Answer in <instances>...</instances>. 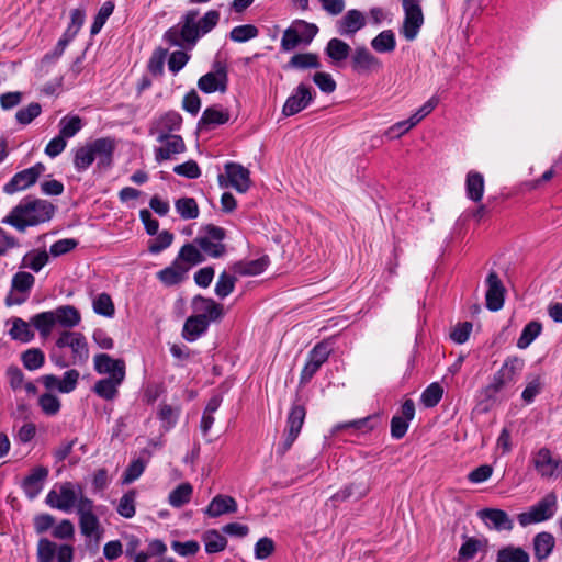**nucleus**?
Returning <instances> with one entry per match:
<instances>
[{
    "label": "nucleus",
    "instance_id": "24",
    "mask_svg": "<svg viewBox=\"0 0 562 562\" xmlns=\"http://www.w3.org/2000/svg\"><path fill=\"white\" fill-rule=\"evenodd\" d=\"M182 124V116L177 111H169L157 117L150 127L151 135H169L173 131H179Z\"/></svg>",
    "mask_w": 562,
    "mask_h": 562
},
{
    "label": "nucleus",
    "instance_id": "57",
    "mask_svg": "<svg viewBox=\"0 0 562 562\" xmlns=\"http://www.w3.org/2000/svg\"><path fill=\"white\" fill-rule=\"evenodd\" d=\"M292 23L299 33L301 42L304 44H310L318 33V27L314 23L304 20H295Z\"/></svg>",
    "mask_w": 562,
    "mask_h": 562
},
{
    "label": "nucleus",
    "instance_id": "25",
    "mask_svg": "<svg viewBox=\"0 0 562 562\" xmlns=\"http://www.w3.org/2000/svg\"><path fill=\"white\" fill-rule=\"evenodd\" d=\"M175 259L189 272L193 267L202 263L205 257L193 240L184 244Z\"/></svg>",
    "mask_w": 562,
    "mask_h": 562
},
{
    "label": "nucleus",
    "instance_id": "26",
    "mask_svg": "<svg viewBox=\"0 0 562 562\" xmlns=\"http://www.w3.org/2000/svg\"><path fill=\"white\" fill-rule=\"evenodd\" d=\"M237 502L228 495L218 494L210 502L204 513L209 517H220L225 514L237 512Z\"/></svg>",
    "mask_w": 562,
    "mask_h": 562
},
{
    "label": "nucleus",
    "instance_id": "14",
    "mask_svg": "<svg viewBox=\"0 0 562 562\" xmlns=\"http://www.w3.org/2000/svg\"><path fill=\"white\" fill-rule=\"evenodd\" d=\"M315 91L311 86L300 83L288 97L282 113L285 116H292L306 109L314 100Z\"/></svg>",
    "mask_w": 562,
    "mask_h": 562
},
{
    "label": "nucleus",
    "instance_id": "10",
    "mask_svg": "<svg viewBox=\"0 0 562 562\" xmlns=\"http://www.w3.org/2000/svg\"><path fill=\"white\" fill-rule=\"evenodd\" d=\"M306 411L303 405L294 404L292 405L288 419H286V428L284 431V438L282 442L277 448V452L279 454H284L293 445V442L299 437L302 426L304 424Z\"/></svg>",
    "mask_w": 562,
    "mask_h": 562
},
{
    "label": "nucleus",
    "instance_id": "33",
    "mask_svg": "<svg viewBox=\"0 0 562 562\" xmlns=\"http://www.w3.org/2000/svg\"><path fill=\"white\" fill-rule=\"evenodd\" d=\"M269 265L267 256H262L258 259L239 261L233 266V271L239 276H257L262 273Z\"/></svg>",
    "mask_w": 562,
    "mask_h": 562
},
{
    "label": "nucleus",
    "instance_id": "45",
    "mask_svg": "<svg viewBox=\"0 0 562 562\" xmlns=\"http://www.w3.org/2000/svg\"><path fill=\"white\" fill-rule=\"evenodd\" d=\"M542 325L537 322L532 321L529 322L522 329L518 340H517V347L519 349H526L528 348L531 342L541 334Z\"/></svg>",
    "mask_w": 562,
    "mask_h": 562
},
{
    "label": "nucleus",
    "instance_id": "39",
    "mask_svg": "<svg viewBox=\"0 0 562 562\" xmlns=\"http://www.w3.org/2000/svg\"><path fill=\"white\" fill-rule=\"evenodd\" d=\"M496 562H530V557L520 547L506 546L497 552Z\"/></svg>",
    "mask_w": 562,
    "mask_h": 562
},
{
    "label": "nucleus",
    "instance_id": "2",
    "mask_svg": "<svg viewBox=\"0 0 562 562\" xmlns=\"http://www.w3.org/2000/svg\"><path fill=\"white\" fill-rule=\"evenodd\" d=\"M220 21V12L207 11L199 16L198 10L186 12L179 23L165 33V41L171 46L193 48L196 42L211 32Z\"/></svg>",
    "mask_w": 562,
    "mask_h": 562
},
{
    "label": "nucleus",
    "instance_id": "50",
    "mask_svg": "<svg viewBox=\"0 0 562 562\" xmlns=\"http://www.w3.org/2000/svg\"><path fill=\"white\" fill-rule=\"evenodd\" d=\"M524 369V360L519 357H508L504 363L502 364L501 369L498 370L502 375L509 382H514L516 376L522 371Z\"/></svg>",
    "mask_w": 562,
    "mask_h": 562
},
{
    "label": "nucleus",
    "instance_id": "43",
    "mask_svg": "<svg viewBox=\"0 0 562 562\" xmlns=\"http://www.w3.org/2000/svg\"><path fill=\"white\" fill-rule=\"evenodd\" d=\"M94 162V157L88 143L77 147L74 151V167L78 172L86 171Z\"/></svg>",
    "mask_w": 562,
    "mask_h": 562
},
{
    "label": "nucleus",
    "instance_id": "59",
    "mask_svg": "<svg viewBox=\"0 0 562 562\" xmlns=\"http://www.w3.org/2000/svg\"><path fill=\"white\" fill-rule=\"evenodd\" d=\"M235 282L236 278L234 276L222 272L215 284V294L221 299L228 296L235 288Z\"/></svg>",
    "mask_w": 562,
    "mask_h": 562
},
{
    "label": "nucleus",
    "instance_id": "32",
    "mask_svg": "<svg viewBox=\"0 0 562 562\" xmlns=\"http://www.w3.org/2000/svg\"><path fill=\"white\" fill-rule=\"evenodd\" d=\"M532 544L536 559L542 561L552 553L555 539L550 532L542 531L533 537Z\"/></svg>",
    "mask_w": 562,
    "mask_h": 562
},
{
    "label": "nucleus",
    "instance_id": "55",
    "mask_svg": "<svg viewBox=\"0 0 562 562\" xmlns=\"http://www.w3.org/2000/svg\"><path fill=\"white\" fill-rule=\"evenodd\" d=\"M86 20V10L85 8H76L70 11V23L64 33L67 34V37L75 38L82 27Z\"/></svg>",
    "mask_w": 562,
    "mask_h": 562
},
{
    "label": "nucleus",
    "instance_id": "6",
    "mask_svg": "<svg viewBox=\"0 0 562 562\" xmlns=\"http://www.w3.org/2000/svg\"><path fill=\"white\" fill-rule=\"evenodd\" d=\"M225 231L215 225H206L194 238L203 255L212 258H220L225 254Z\"/></svg>",
    "mask_w": 562,
    "mask_h": 562
},
{
    "label": "nucleus",
    "instance_id": "47",
    "mask_svg": "<svg viewBox=\"0 0 562 562\" xmlns=\"http://www.w3.org/2000/svg\"><path fill=\"white\" fill-rule=\"evenodd\" d=\"M9 334L12 339L19 340L21 342H29L34 337L30 324L23 321L22 318H14L12 321V327Z\"/></svg>",
    "mask_w": 562,
    "mask_h": 562
},
{
    "label": "nucleus",
    "instance_id": "56",
    "mask_svg": "<svg viewBox=\"0 0 562 562\" xmlns=\"http://www.w3.org/2000/svg\"><path fill=\"white\" fill-rule=\"evenodd\" d=\"M21 359L27 370L34 371L44 364L45 356L40 349L32 348L23 352Z\"/></svg>",
    "mask_w": 562,
    "mask_h": 562
},
{
    "label": "nucleus",
    "instance_id": "42",
    "mask_svg": "<svg viewBox=\"0 0 562 562\" xmlns=\"http://www.w3.org/2000/svg\"><path fill=\"white\" fill-rule=\"evenodd\" d=\"M375 419H376V417H374V416H368V417L360 418V419H355V420H350V422H346V423H339L331 428V435H335L342 429H356V430H363V431L372 430L375 427V424H374Z\"/></svg>",
    "mask_w": 562,
    "mask_h": 562
},
{
    "label": "nucleus",
    "instance_id": "28",
    "mask_svg": "<svg viewBox=\"0 0 562 562\" xmlns=\"http://www.w3.org/2000/svg\"><path fill=\"white\" fill-rule=\"evenodd\" d=\"M229 120V113L222 105H212L204 110L199 121L201 128L211 130L225 124Z\"/></svg>",
    "mask_w": 562,
    "mask_h": 562
},
{
    "label": "nucleus",
    "instance_id": "12",
    "mask_svg": "<svg viewBox=\"0 0 562 562\" xmlns=\"http://www.w3.org/2000/svg\"><path fill=\"white\" fill-rule=\"evenodd\" d=\"M81 533L90 539L99 540L102 535L100 521L94 513L92 499H82L77 512Z\"/></svg>",
    "mask_w": 562,
    "mask_h": 562
},
{
    "label": "nucleus",
    "instance_id": "9",
    "mask_svg": "<svg viewBox=\"0 0 562 562\" xmlns=\"http://www.w3.org/2000/svg\"><path fill=\"white\" fill-rule=\"evenodd\" d=\"M531 464L542 479H552L562 475V460L546 447L531 453Z\"/></svg>",
    "mask_w": 562,
    "mask_h": 562
},
{
    "label": "nucleus",
    "instance_id": "63",
    "mask_svg": "<svg viewBox=\"0 0 562 562\" xmlns=\"http://www.w3.org/2000/svg\"><path fill=\"white\" fill-rule=\"evenodd\" d=\"M135 492L124 494L117 505V513L124 518H132L135 515Z\"/></svg>",
    "mask_w": 562,
    "mask_h": 562
},
{
    "label": "nucleus",
    "instance_id": "36",
    "mask_svg": "<svg viewBox=\"0 0 562 562\" xmlns=\"http://www.w3.org/2000/svg\"><path fill=\"white\" fill-rule=\"evenodd\" d=\"M193 306L196 312H200L199 315H205V319L209 322L216 321L222 316V306L212 299L196 296L193 300Z\"/></svg>",
    "mask_w": 562,
    "mask_h": 562
},
{
    "label": "nucleus",
    "instance_id": "29",
    "mask_svg": "<svg viewBox=\"0 0 562 562\" xmlns=\"http://www.w3.org/2000/svg\"><path fill=\"white\" fill-rule=\"evenodd\" d=\"M34 277L25 271H20L15 273L12 278V290L23 294L22 297L12 299V296L8 297V304H21L25 301L27 293L34 285Z\"/></svg>",
    "mask_w": 562,
    "mask_h": 562
},
{
    "label": "nucleus",
    "instance_id": "61",
    "mask_svg": "<svg viewBox=\"0 0 562 562\" xmlns=\"http://www.w3.org/2000/svg\"><path fill=\"white\" fill-rule=\"evenodd\" d=\"M41 112L42 108L40 103L32 102L27 106L20 109L15 114V119L20 124L27 125L36 119Z\"/></svg>",
    "mask_w": 562,
    "mask_h": 562
},
{
    "label": "nucleus",
    "instance_id": "22",
    "mask_svg": "<svg viewBox=\"0 0 562 562\" xmlns=\"http://www.w3.org/2000/svg\"><path fill=\"white\" fill-rule=\"evenodd\" d=\"M477 516L491 529L497 531H510L513 529V520L502 509L484 508L477 513Z\"/></svg>",
    "mask_w": 562,
    "mask_h": 562
},
{
    "label": "nucleus",
    "instance_id": "21",
    "mask_svg": "<svg viewBox=\"0 0 562 562\" xmlns=\"http://www.w3.org/2000/svg\"><path fill=\"white\" fill-rule=\"evenodd\" d=\"M366 23L367 20L363 12L358 9H350L337 21V32L342 36H352L363 29Z\"/></svg>",
    "mask_w": 562,
    "mask_h": 562
},
{
    "label": "nucleus",
    "instance_id": "3",
    "mask_svg": "<svg viewBox=\"0 0 562 562\" xmlns=\"http://www.w3.org/2000/svg\"><path fill=\"white\" fill-rule=\"evenodd\" d=\"M54 206L46 200L25 198L2 221L20 232L29 226H35L49 221L54 214Z\"/></svg>",
    "mask_w": 562,
    "mask_h": 562
},
{
    "label": "nucleus",
    "instance_id": "38",
    "mask_svg": "<svg viewBox=\"0 0 562 562\" xmlns=\"http://www.w3.org/2000/svg\"><path fill=\"white\" fill-rule=\"evenodd\" d=\"M371 47L380 54L391 53L396 47L395 34L392 30H384L372 41Z\"/></svg>",
    "mask_w": 562,
    "mask_h": 562
},
{
    "label": "nucleus",
    "instance_id": "4",
    "mask_svg": "<svg viewBox=\"0 0 562 562\" xmlns=\"http://www.w3.org/2000/svg\"><path fill=\"white\" fill-rule=\"evenodd\" d=\"M82 499H89L83 494L82 486L72 482L56 484L46 495V504L64 513H70L78 507Z\"/></svg>",
    "mask_w": 562,
    "mask_h": 562
},
{
    "label": "nucleus",
    "instance_id": "64",
    "mask_svg": "<svg viewBox=\"0 0 562 562\" xmlns=\"http://www.w3.org/2000/svg\"><path fill=\"white\" fill-rule=\"evenodd\" d=\"M301 40L293 23L284 31L281 38V48L284 52H291L301 44Z\"/></svg>",
    "mask_w": 562,
    "mask_h": 562
},
{
    "label": "nucleus",
    "instance_id": "41",
    "mask_svg": "<svg viewBox=\"0 0 562 562\" xmlns=\"http://www.w3.org/2000/svg\"><path fill=\"white\" fill-rule=\"evenodd\" d=\"M286 67L303 70L311 68H319L321 63L316 54L301 53L293 55L290 61L288 63Z\"/></svg>",
    "mask_w": 562,
    "mask_h": 562
},
{
    "label": "nucleus",
    "instance_id": "30",
    "mask_svg": "<svg viewBox=\"0 0 562 562\" xmlns=\"http://www.w3.org/2000/svg\"><path fill=\"white\" fill-rule=\"evenodd\" d=\"M125 378H104L97 381L93 385V392L101 398L113 401L119 394V387Z\"/></svg>",
    "mask_w": 562,
    "mask_h": 562
},
{
    "label": "nucleus",
    "instance_id": "17",
    "mask_svg": "<svg viewBox=\"0 0 562 562\" xmlns=\"http://www.w3.org/2000/svg\"><path fill=\"white\" fill-rule=\"evenodd\" d=\"M93 368L98 374L106 378H125L126 366L123 359H115L108 353H97L93 357Z\"/></svg>",
    "mask_w": 562,
    "mask_h": 562
},
{
    "label": "nucleus",
    "instance_id": "19",
    "mask_svg": "<svg viewBox=\"0 0 562 562\" xmlns=\"http://www.w3.org/2000/svg\"><path fill=\"white\" fill-rule=\"evenodd\" d=\"M352 69L358 74H372L383 68V63L368 48L357 47L351 56Z\"/></svg>",
    "mask_w": 562,
    "mask_h": 562
},
{
    "label": "nucleus",
    "instance_id": "51",
    "mask_svg": "<svg viewBox=\"0 0 562 562\" xmlns=\"http://www.w3.org/2000/svg\"><path fill=\"white\" fill-rule=\"evenodd\" d=\"M439 104V98L432 95L418 110H416L407 120L413 127L427 117Z\"/></svg>",
    "mask_w": 562,
    "mask_h": 562
},
{
    "label": "nucleus",
    "instance_id": "27",
    "mask_svg": "<svg viewBox=\"0 0 562 562\" xmlns=\"http://www.w3.org/2000/svg\"><path fill=\"white\" fill-rule=\"evenodd\" d=\"M188 271L176 259L157 272V279L166 286H173L188 279Z\"/></svg>",
    "mask_w": 562,
    "mask_h": 562
},
{
    "label": "nucleus",
    "instance_id": "7",
    "mask_svg": "<svg viewBox=\"0 0 562 562\" xmlns=\"http://www.w3.org/2000/svg\"><path fill=\"white\" fill-rule=\"evenodd\" d=\"M75 548L67 543H56L47 538L37 542L38 562H72Z\"/></svg>",
    "mask_w": 562,
    "mask_h": 562
},
{
    "label": "nucleus",
    "instance_id": "35",
    "mask_svg": "<svg viewBox=\"0 0 562 562\" xmlns=\"http://www.w3.org/2000/svg\"><path fill=\"white\" fill-rule=\"evenodd\" d=\"M467 196L473 202H480L484 194V177L482 173L471 170L465 179Z\"/></svg>",
    "mask_w": 562,
    "mask_h": 562
},
{
    "label": "nucleus",
    "instance_id": "20",
    "mask_svg": "<svg viewBox=\"0 0 562 562\" xmlns=\"http://www.w3.org/2000/svg\"><path fill=\"white\" fill-rule=\"evenodd\" d=\"M486 285V307L493 312L499 311L504 305L505 288L496 272L488 273Z\"/></svg>",
    "mask_w": 562,
    "mask_h": 562
},
{
    "label": "nucleus",
    "instance_id": "52",
    "mask_svg": "<svg viewBox=\"0 0 562 562\" xmlns=\"http://www.w3.org/2000/svg\"><path fill=\"white\" fill-rule=\"evenodd\" d=\"M259 34L258 29L252 24H243L232 29L229 37L233 42L245 43L249 40L257 37Z\"/></svg>",
    "mask_w": 562,
    "mask_h": 562
},
{
    "label": "nucleus",
    "instance_id": "49",
    "mask_svg": "<svg viewBox=\"0 0 562 562\" xmlns=\"http://www.w3.org/2000/svg\"><path fill=\"white\" fill-rule=\"evenodd\" d=\"M48 262V254L45 250H33L22 259V267L38 272Z\"/></svg>",
    "mask_w": 562,
    "mask_h": 562
},
{
    "label": "nucleus",
    "instance_id": "37",
    "mask_svg": "<svg viewBox=\"0 0 562 562\" xmlns=\"http://www.w3.org/2000/svg\"><path fill=\"white\" fill-rule=\"evenodd\" d=\"M83 121L78 115H65L59 120V134L66 139L76 136L83 127Z\"/></svg>",
    "mask_w": 562,
    "mask_h": 562
},
{
    "label": "nucleus",
    "instance_id": "48",
    "mask_svg": "<svg viewBox=\"0 0 562 562\" xmlns=\"http://www.w3.org/2000/svg\"><path fill=\"white\" fill-rule=\"evenodd\" d=\"M178 214L183 220H193L199 216V206L193 198H181L175 202Z\"/></svg>",
    "mask_w": 562,
    "mask_h": 562
},
{
    "label": "nucleus",
    "instance_id": "13",
    "mask_svg": "<svg viewBox=\"0 0 562 562\" xmlns=\"http://www.w3.org/2000/svg\"><path fill=\"white\" fill-rule=\"evenodd\" d=\"M45 171V166L41 162L16 172L9 182L3 187V192L7 194H14L19 191L26 190L33 186L40 176Z\"/></svg>",
    "mask_w": 562,
    "mask_h": 562
},
{
    "label": "nucleus",
    "instance_id": "53",
    "mask_svg": "<svg viewBox=\"0 0 562 562\" xmlns=\"http://www.w3.org/2000/svg\"><path fill=\"white\" fill-rule=\"evenodd\" d=\"M180 414L179 408H175L168 404H161L158 409V418L165 430L171 429L178 422Z\"/></svg>",
    "mask_w": 562,
    "mask_h": 562
},
{
    "label": "nucleus",
    "instance_id": "54",
    "mask_svg": "<svg viewBox=\"0 0 562 562\" xmlns=\"http://www.w3.org/2000/svg\"><path fill=\"white\" fill-rule=\"evenodd\" d=\"M443 394V389L437 382L431 383L426 387V390L422 393L420 402L425 407H435L441 400Z\"/></svg>",
    "mask_w": 562,
    "mask_h": 562
},
{
    "label": "nucleus",
    "instance_id": "34",
    "mask_svg": "<svg viewBox=\"0 0 562 562\" xmlns=\"http://www.w3.org/2000/svg\"><path fill=\"white\" fill-rule=\"evenodd\" d=\"M349 44L339 38H331L326 45L325 53L334 65H340L350 55Z\"/></svg>",
    "mask_w": 562,
    "mask_h": 562
},
{
    "label": "nucleus",
    "instance_id": "23",
    "mask_svg": "<svg viewBox=\"0 0 562 562\" xmlns=\"http://www.w3.org/2000/svg\"><path fill=\"white\" fill-rule=\"evenodd\" d=\"M48 473L47 468L40 465L34 468L24 479L22 487L30 499L35 498L42 492Z\"/></svg>",
    "mask_w": 562,
    "mask_h": 562
},
{
    "label": "nucleus",
    "instance_id": "62",
    "mask_svg": "<svg viewBox=\"0 0 562 562\" xmlns=\"http://www.w3.org/2000/svg\"><path fill=\"white\" fill-rule=\"evenodd\" d=\"M173 241V234L169 231L160 232L155 239L149 243L148 250L151 254H159L167 249Z\"/></svg>",
    "mask_w": 562,
    "mask_h": 562
},
{
    "label": "nucleus",
    "instance_id": "46",
    "mask_svg": "<svg viewBox=\"0 0 562 562\" xmlns=\"http://www.w3.org/2000/svg\"><path fill=\"white\" fill-rule=\"evenodd\" d=\"M203 542L207 553H217L227 546V540L217 530H209L203 535Z\"/></svg>",
    "mask_w": 562,
    "mask_h": 562
},
{
    "label": "nucleus",
    "instance_id": "58",
    "mask_svg": "<svg viewBox=\"0 0 562 562\" xmlns=\"http://www.w3.org/2000/svg\"><path fill=\"white\" fill-rule=\"evenodd\" d=\"M113 10H114V3L112 1H105L101 5L100 10L98 11V13L94 18L92 25H91L90 32L92 35L98 34L102 30L106 20L113 13Z\"/></svg>",
    "mask_w": 562,
    "mask_h": 562
},
{
    "label": "nucleus",
    "instance_id": "16",
    "mask_svg": "<svg viewBox=\"0 0 562 562\" xmlns=\"http://www.w3.org/2000/svg\"><path fill=\"white\" fill-rule=\"evenodd\" d=\"M87 143L94 157V161L97 160L98 168L105 169L111 167L116 148L115 140L111 137H101Z\"/></svg>",
    "mask_w": 562,
    "mask_h": 562
},
{
    "label": "nucleus",
    "instance_id": "40",
    "mask_svg": "<svg viewBox=\"0 0 562 562\" xmlns=\"http://www.w3.org/2000/svg\"><path fill=\"white\" fill-rule=\"evenodd\" d=\"M193 487L190 483H182L172 490L169 494V504L175 508H180L191 499Z\"/></svg>",
    "mask_w": 562,
    "mask_h": 562
},
{
    "label": "nucleus",
    "instance_id": "8",
    "mask_svg": "<svg viewBox=\"0 0 562 562\" xmlns=\"http://www.w3.org/2000/svg\"><path fill=\"white\" fill-rule=\"evenodd\" d=\"M422 0H402L404 21L401 33L407 41H414L424 24Z\"/></svg>",
    "mask_w": 562,
    "mask_h": 562
},
{
    "label": "nucleus",
    "instance_id": "18",
    "mask_svg": "<svg viewBox=\"0 0 562 562\" xmlns=\"http://www.w3.org/2000/svg\"><path fill=\"white\" fill-rule=\"evenodd\" d=\"M157 142L161 146L155 148V159L157 162L171 159L175 155L181 154L186 150V145L181 136L176 134H159Z\"/></svg>",
    "mask_w": 562,
    "mask_h": 562
},
{
    "label": "nucleus",
    "instance_id": "44",
    "mask_svg": "<svg viewBox=\"0 0 562 562\" xmlns=\"http://www.w3.org/2000/svg\"><path fill=\"white\" fill-rule=\"evenodd\" d=\"M93 312L98 315L112 318L115 313L114 303L108 293L98 294L92 301Z\"/></svg>",
    "mask_w": 562,
    "mask_h": 562
},
{
    "label": "nucleus",
    "instance_id": "11",
    "mask_svg": "<svg viewBox=\"0 0 562 562\" xmlns=\"http://www.w3.org/2000/svg\"><path fill=\"white\" fill-rule=\"evenodd\" d=\"M225 175L218 176L220 186L232 187L239 193H245L250 187V172L247 168L236 162L225 164Z\"/></svg>",
    "mask_w": 562,
    "mask_h": 562
},
{
    "label": "nucleus",
    "instance_id": "60",
    "mask_svg": "<svg viewBox=\"0 0 562 562\" xmlns=\"http://www.w3.org/2000/svg\"><path fill=\"white\" fill-rule=\"evenodd\" d=\"M38 405L42 412L48 416L56 415L60 409L59 398L52 393L42 394L38 398Z\"/></svg>",
    "mask_w": 562,
    "mask_h": 562
},
{
    "label": "nucleus",
    "instance_id": "15",
    "mask_svg": "<svg viewBox=\"0 0 562 562\" xmlns=\"http://www.w3.org/2000/svg\"><path fill=\"white\" fill-rule=\"evenodd\" d=\"M227 69L226 66L216 63L212 71L203 75L199 81L198 87L205 93H213L216 91L225 92L227 90Z\"/></svg>",
    "mask_w": 562,
    "mask_h": 562
},
{
    "label": "nucleus",
    "instance_id": "5",
    "mask_svg": "<svg viewBox=\"0 0 562 562\" xmlns=\"http://www.w3.org/2000/svg\"><path fill=\"white\" fill-rule=\"evenodd\" d=\"M558 498L554 493H548L526 512L518 514L517 520L521 527L539 524L551 519L557 512Z\"/></svg>",
    "mask_w": 562,
    "mask_h": 562
},
{
    "label": "nucleus",
    "instance_id": "31",
    "mask_svg": "<svg viewBox=\"0 0 562 562\" xmlns=\"http://www.w3.org/2000/svg\"><path fill=\"white\" fill-rule=\"evenodd\" d=\"M209 327V321L205 315H195L189 317L183 326L182 336L188 341L196 340Z\"/></svg>",
    "mask_w": 562,
    "mask_h": 562
},
{
    "label": "nucleus",
    "instance_id": "1",
    "mask_svg": "<svg viewBox=\"0 0 562 562\" xmlns=\"http://www.w3.org/2000/svg\"><path fill=\"white\" fill-rule=\"evenodd\" d=\"M81 315L72 305H61L52 311L35 314L31 324L44 338L48 337L55 328H64L55 342L50 353L52 361L59 368L83 366L89 359V347L86 337L71 329L79 325Z\"/></svg>",
    "mask_w": 562,
    "mask_h": 562
}]
</instances>
